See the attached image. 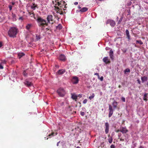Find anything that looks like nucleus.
Segmentation results:
<instances>
[{
  "mask_svg": "<svg viewBox=\"0 0 148 148\" xmlns=\"http://www.w3.org/2000/svg\"><path fill=\"white\" fill-rule=\"evenodd\" d=\"M18 32V29L15 27H11L8 32V36L11 38L16 37V35Z\"/></svg>",
  "mask_w": 148,
  "mask_h": 148,
  "instance_id": "f257e3e1",
  "label": "nucleus"
},
{
  "mask_svg": "<svg viewBox=\"0 0 148 148\" xmlns=\"http://www.w3.org/2000/svg\"><path fill=\"white\" fill-rule=\"evenodd\" d=\"M36 20L38 26L40 27H44L45 25L48 26L47 21L40 16H38Z\"/></svg>",
  "mask_w": 148,
  "mask_h": 148,
  "instance_id": "f03ea898",
  "label": "nucleus"
},
{
  "mask_svg": "<svg viewBox=\"0 0 148 148\" xmlns=\"http://www.w3.org/2000/svg\"><path fill=\"white\" fill-rule=\"evenodd\" d=\"M53 17L52 15H48L47 17V25H48V23L52 24L54 23V21L53 18Z\"/></svg>",
  "mask_w": 148,
  "mask_h": 148,
  "instance_id": "7ed1b4c3",
  "label": "nucleus"
},
{
  "mask_svg": "<svg viewBox=\"0 0 148 148\" xmlns=\"http://www.w3.org/2000/svg\"><path fill=\"white\" fill-rule=\"evenodd\" d=\"M58 95L61 97H63L66 93L64 90L62 88H60L57 91Z\"/></svg>",
  "mask_w": 148,
  "mask_h": 148,
  "instance_id": "20e7f679",
  "label": "nucleus"
},
{
  "mask_svg": "<svg viewBox=\"0 0 148 148\" xmlns=\"http://www.w3.org/2000/svg\"><path fill=\"white\" fill-rule=\"evenodd\" d=\"M106 24H110L112 27H114L115 25V23L114 21L112 20L108 19L106 22Z\"/></svg>",
  "mask_w": 148,
  "mask_h": 148,
  "instance_id": "39448f33",
  "label": "nucleus"
},
{
  "mask_svg": "<svg viewBox=\"0 0 148 148\" xmlns=\"http://www.w3.org/2000/svg\"><path fill=\"white\" fill-rule=\"evenodd\" d=\"M104 128L105 132L106 134H107L109 132V125L108 123L106 122L105 123Z\"/></svg>",
  "mask_w": 148,
  "mask_h": 148,
  "instance_id": "423d86ee",
  "label": "nucleus"
},
{
  "mask_svg": "<svg viewBox=\"0 0 148 148\" xmlns=\"http://www.w3.org/2000/svg\"><path fill=\"white\" fill-rule=\"evenodd\" d=\"M79 81V79L76 76H74L73 77L72 79V82L74 84H77Z\"/></svg>",
  "mask_w": 148,
  "mask_h": 148,
  "instance_id": "0eeeda50",
  "label": "nucleus"
},
{
  "mask_svg": "<svg viewBox=\"0 0 148 148\" xmlns=\"http://www.w3.org/2000/svg\"><path fill=\"white\" fill-rule=\"evenodd\" d=\"M109 114L108 116L109 117H110L112 115L113 113V110L112 109V106L110 105L109 106Z\"/></svg>",
  "mask_w": 148,
  "mask_h": 148,
  "instance_id": "6e6552de",
  "label": "nucleus"
},
{
  "mask_svg": "<svg viewBox=\"0 0 148 148\" xmlns=\"http://www.w3.org/2000/svg\"><path fill=\"white\" fill-rule=\"evenodd\" d=\"M24 83L25 85L28 87L31 86L32 85V84L30 82L28 81L27 80L25 81Z\"/></svg>",
  "mask_w": 148,
  "mask_h": 148,
  "instance_id": "1a4fd4ad",
  "label": "nucleus"
},
{
  "mask_svg": "<svg viewBox=\"0 0 148 148\" xmlns=\"http://www.w3.org/2000/svg\"><path fill=\"white\" fill-rule=\"evenodd\" d=\"M120 132L123 133H126L128 132V130L125 127H122L120 130Z\"/></svg>",
  "mask_w": 148,
  "mask_h": 148,
  "instance_id": "9d476101",
  "label": "nucleus"
},
{
  "mask_svg": "<svg viewBox=\"0 0 148 148\" xmlns=\"http://www.w3.org/2000/svg\"><path fill=\"white\" fill-rule=\"evenodd\" d=\"M65 71V70L64 69H62L60 70L58 72L59 75H62L64 74Z\"/></svg>",
  "mask_w": 148,
  "mask_h": 148,
  "instance_id": "9b49d317",
  "label": "nucleus"
},
{
  "mask_svg": "<svg viewBox=\"0 0 148 148\" xmlns=\"http://www.w3.org/2000/svg\"><path fill=\"white\" fill-rule=\"evenodd\" d=\"M59 58L61 60L64 61L65 60V57L64 55L61 54Z\"/></svg>",
  "mask_w": 148,
  "mask_h": 148,
  "instance_id": "f8f14e48",
  "label": "nucleus"
},
{
  "mask_svg": "<svg viewBox=\"0 0 148 148\" xmlns=\"http://www.w3.org/2000/svg\"><path fill=\"white\" fill-rule=\"evenodd\" d=\"M141 79L142 81V82L143 83L147 81V77L144 76L141 77Z\"/></svg>",
  "mask_w": 148,
  "mask_h": 148,
  "instance_id": "ddd939ff",
  "label": "nucleus"
},
{
  "mask_svg": "<svg viewBox=\"0 0 148 148\" xmlns=\"http://www.w3.org/2000/svg\"><path fill=\"white\" fill-rule=\"evenodd\" d=\"M88 10V9L87 8L84 7L81 9L79 11L81 12H84L87 11Z\"/></svg>",
  "mask_w": 148,
  "mask_h": 148,
  "instance_id": "4468645a",
  "label": "nucleus"
},
{
  "mask_svg": "<svg viewBox=\"0 0 148 148\" xmlns=\"http://www.w3.org/2000/svg\"><path fill=\"white\" fill-rule=\"evenodd\" d=\"M103 61L106 63L107 64L109 63V61L107 57H105L103 59Z\"/></svg>",
  "mask_w": 148,
  "mask_h": 148,
  "instance_id": "2eb2a0df",
  "label": "nucleus"
},
{
  "mask_svg": "<svg viewBox=\"0 0 148 148\" xmlns=\"http://www.w3.org/2000/svg\"><path fill=\"white\" fill-rule=\"evenodd\" d=\"M71 95H72L71 98L73 99L76 100L77 99L78 96L76 95L75 94H71Z\"/></svg>",
  "mask_w": 148,
  "mask_h": 148,
  "instance_id": "dca6fc26",
  "label": "nucleus"
},
{
  "mask_svg": "<svg viewBox=\"0 0 148 148\" xmlns=\"http://www.w3.org/2000/svg\"><path fill=\"white\" fill-rule=\"evenodd\" d=\"M108 140L110 143V144L112 143V137H110L109 136L108 137Z\"/></svg>",
  "mask_w": 148,
  "mask_h": 148,
  "instance_id": "f3484780",
  "label": "nucleus"
},
{
  "mask_svg": "<svg viewBox=\"0 0 148 148\" xmlns=\"http://www.w3.org/2000/svg\"><path fill=\"white\" fill-rule=\"evenodd\" d=\"M29 14L31 17H33L36 20L37 19L34 16V14L33 12H29Z\"/></svg>",
  "mask_w": 148,
  "mask_h": 148,
  "instance_id": "a211bd4d",
  "label": "nucleus"
},
{
  "mask_svg": "<svg viewBox=\"0 0 148 148\" xmlns=\"http://www.w3.org/2000/svg\"><path fill=\"white\" fill-rule=\"evenodd\" d=\"M24 55V54L22 53H20L18 54V56L19 58H20L22 57Z\"/></svg>",
  "mask_w": 148,
  "mask_h": 148,
  "instance_id": "6ab92c4d",
  "label": "nucleus"
},
{
  "mask_svg": "<svg viewBox=\"0 0 148 148\" xmlns=\"http://www.w3.org/2000/svg\"><path fill=\"white\" fill-rule=\"evenodd\" d=\"M62 26L61 24H59L56 27V28L57 29L60 30L62 29Z\"/></svg>",
  "mask_w": 148,
  "mask_h": 148,
  "instance_id": "aec40b11",
  "label": "nucleus"
},
{
  "mask_svg": "<svg viewBox=\"0 0 148 148\" xmlns=\"http://www.w3.org/2000/svg\"><path fill=\"white\" fill-rule=\"evenodd\" d=\"M117 103L116 102L114 101L112 103V105L114 108H115L117 107Z\"/></svg>",
  "mask_w": 148,
  "mask_h": 148,
  "instance_id": "412c9836",
  "label": "nucleus"
},
{
  "mask_svg": "<svg viewBox=\"0 0 148 148\" xmlns=\"http://www.w3.org/2000/svg\"><path fill=\"white\" fill-rule=\"evenodd\" d=\"M12 17L13 18V20H14V21H16V15L13 13H12Z\"/></svg>",
  "mask_w": 148,
  "mask_h": 148,
  "instance_id": "4be33fe9",
  "label": "nucleus"
},
{
  "mask_svg": "<svg viewBox=\"0 0 148 148\" xmlns=\"http://www.w3.org/2000/svg\"><path fill=\"white\" fill-rule=\"evenodd\" d=\"M31 24H28L26 26V29H27V30H29L31 26Z\"/></svg>",
  "mask_w": 148,
  "mask_h": 148,
  "instance_id": "5701e85b",
  "label": "nucleus"
},
{
  "mask_svg": "<svg viewBox=\"0 0 148 148\" xmlns=\"http://www.w3.org/2000/svg\"><path fill=\"white\" fill-rule=\"evenodd\" d=\"M147 94L145 93L144 94V97H143V99L145 101H146L147 100Z\"/></svg>",
  "mask_w": 148,
  "mask_h": 148,
  "instance_id": "b1692460",
  "label": "nucleus"
},
{
  "mask_svg": "<svg viewBox=\"0 0 148 148\" xmlns=\"http://www.w3.org/2000/svg\"><path fill=\"white\" fill-rule=\"evenodd\" d=\"M130 72V70L129 69H126L124 71V73L126 74L127 73Z\"/></svg>",
  "mask_w": 148,
  "mask_h": 148,
  "instance_id": "393cba45",
  "label": "nucleus"
},
{
  "mask_svg": "<svg viewBox=\"0 0 148 148\" xmlns=\"http://www.w3.org/2000/svg\"><path fill=\"white\" fill-rule=\"evenodd\" d=\"M136 42L137 43H139L140 45H142L143 44V42H142V41L141 40H136Z\"/></svg>",
  "mask_w": 148,
  "mask_h": 148,
  "instance_id": "a878e982",
  "label": "nucleus"
},
{
  "mask_svg": "<svg viewBox=\"0 0 148 148\" xmlns=\"http://www.w3.org/2000/svg\"><path fill=\"white\" fill-rule=\"evenodd\" d=\"M95 96V95L94 93H92V96L89 97V98L90 99H93Z\"/></svg>",
  "mask_w": 148,
  "mask_h": 148,
  "instance_id": "bb28decb",
  "label": "nucleus"
},
{
  "mask_svg": "<svg viewBox=\"0 0 148 148\" xmlns=\"http://www.w3.org/2000/svg\"><path fill=\"white\" fill-rule=\"evenodd\" d=\"M36 5H35L34 4H33V5L32 6H31V8L34 10L36 8Z\"/></svg>",
  "mask_w": 148,
  "mask_h": 148,
  "instance_id": "cd10ccee",
  "label": "nucleus"
},
{
  "mask_svg": "<svg viewBox=\"0 0 148 148\" xmlns=\"http://www.w3.org/2000/svg\"><path fill=\"white\" fill-rule=\"evenodd\" d=\"M23 75L25 76H27V73H26V71H24L23 72Z\"/></svg>",
  "mask_w": 148,
  "mask_h": 148,
  "instance_id": "c85d7f7f",
  "label": "nucleus"
},
{
  "mask_svg": "<svg viewBox=\"0 0 148 148\" xmlns=\"http://www.w3.org/2000/svg\"><path fill=\"white\" fill-rule=\"evenodd\" d=\"M6 61L5 60H2L1 62V64H5Z\"/></svg>",
  "mask_w": 148,
  "mask_h": 148,
  "instance_id": "c756f323",
  "label": "nucleus"
},
{
  "mask_svg": "<svg viewBox=\"0 0 148 148\" xmlns=\"http://www.w3.org/2000/svg\"><path fill=\"white\" fill-rule=\"evenodd\" d=\"M126 33L127 36L130 35L129 32L128 30L126 29Z\"/></svg>",
  "mask_w": 148,
  "mask_h": 148,
  "instance_id": "7c9ffc66",
  "label": "nucleus"
},
{
  "mask_svg": "<svg viewBox=\"0 0 148 148\" xmlns=\"http://www.w3.org/2000/svg\"><path fill=\"white\" fill-rule=\"evenodd\" d=\"M36 40H38L40 39V37L39 36H36Z\"/></svg>",
  "mask_w": 148,
  "mask_h": 148,
  "instance_id": "2f4dec72",
  "label": "nucleus"
},
{
  "mask_svg": "<svg viewBox=\"0 0 148 148\" xmlns=\"http://www.w3.org/2000/svg\"><path fill=\"white\" fill-rule=\"evenodd\" d=\"M113 54V51L112 50H110L109 51V55H111L112 54Z\"/></svg>",
  "mask_w": 148,
  "mask_h": 148,
  "instance_id": "473e14b6",
  "label": "nucleus"
},
{
  "mask_svg": "<svg viewBox=\"0 0 148 148\" xmlns=\"http://www.w3.org/2000/svg\"><path fill=\"white\" fill-rule=\"evenodd\" d=\"M103 76H101L100 77H99V78H98L101 81H102L103 80Z\"/></svg>",
  "mask_w": 148,
  "mask_h": 148,
  "instance_id": "72a5a7b5",
  "label": "nucleus"
},
{
  "mask_svg": "<svg viewBox=\"0 0 148 148\" xmlns=\"http://www.w3.org/2000/svg\"><path fill=\"white\" fill-rule=\"evenodd\" d=\"M87 99H85L83 101V103L84 104H85L87 103Z\"/></svg>",
  "mask_w": 148,
  "mask_h": 148,
  "instance_id": "f704fd0d",
  "label": "nucleus"
},
{
  "mask_svg": "<svg viewBox=\"0 0 148 148\" xmlns=\"http://www.w3.org/2000/svg\"><path fill=\"white\" fill-rule=\"evenodd\" d=\"M121 100L123 102H125V98L123 97H122L121 98Z\"/></svg>",
  "mask_w": 148,
  "mask_h": 148,
  "instance_id": "c9c22d12",
  "label": "nucleus"
},
{
  "mask_svg": "<svg viewBox=\"0 0 148 148\" xmlns=\"http://www.w3.org/2000/svg\"><path fill=\"white\" fill-rule=\"evenodd\" d=\"M9 8L10 9V10L11 11L12 9V6L11 5H9Z\"/></svg>",
  "mask_w": 148,
  "mask_h": 148,
  "instance_id": "e433bc0d",
  "label": "nucleus"
},
{
  "mask_svg": "<svg viewBox=\"0 0 148 148\" xmlns=\"http://www.w3.org/2000/svg\"><path fill=\"white\" fill-rule=\"evenodd\" d=\"M54 136V133H52L51 134H49V136L51 137V136Z\"/></svg>",
  "mask_w": 148,
  "mask_h": 148,
  "instance_id": "4c0bfd02",
  "label": "nucleus"
},
{
  "mask_svg": "<svg viewBox=\"0 0 148 148\" xmlns=\"http://www.w3.org/2000/svg\"><path fill=\"white\" fill-rule=\"evenodd\" d=\"M85 114V113H84V112H80V114L82 115V116H84V115Z\"/></svg>",
  "mask_w": 148,
  "mask_h": 148,
  "instance_id": "58836bf2",
  "label": "nucleus"
},
{
  "mask_svg": "<svg viewBox=\"0 0 148 148\" xmlns=\"http://www.w3.org/2000/svg\"><path fill=\"white\" fill-rule=\"evenodd\" d=\"M3 69V66L2 65V64H0V69Z\"/></svg>",
  "mask_w": 148,
  "mask_h": 148,
  "instance_id": "ea45409f",
  "label": "nucleus"
},
{
  "mask_svg": "<svg viewBox=\"0 0 148 148\" xmlns=\"http://www.w3.org/2000/svg\"><path fill=\"white\" fill-rule=\"evenodd\" d=\"M115 147L112 144L110 146V148H115Z\"/></svg>",
  "mask_w": 148,
  "mask_h": 148,
  "instance_id": "a19ab883",
  "label": "nucleus"
},
{
  "mask_svg": "<svg viewBox=\"0 0 148 148\" xmlns=\"http://www.w3.org/2000/svg\"><path fill=\"white\" fill-rule=\"evenodd\" d=\"M110 58L113 60V54H112L111 55H110Z\"/></svg>",
  "mask_w": 148,
  "mask_h": 148,
  "instance_id": "79ce46f5",
  "label": "nucleus"
},
{
  "mask_svg": "<svg viewBox=\"0 0 148 148\" xmlns=\"http://www.w3.org/2000/svg\"><path fill=\"white\" fill-rule=\"evenodd\" d=\"M127 38H128V39L129 40H130V35H127Z\"/></svg>",
  "mask_w": 148,
  "mask_h": 148,
  "instance_id": "37998d69",
  "label": "nucleus"
},
{
  "mask_svg": "<svg viewBox=\"0 0 148 148\" xmlns=\"http://www.w3.org/2000/svg\"><path fill=\"white\" fill-rule=\"evenodd\" d=\"M137 81L139 84H140V83H141L139 79H138Z\"/></svg>",
  "mask_w": 148,
  "mask_h": 148,
  "instance_id": "c03bdc74",
  "label": "nucleus"
},
{
  "mask_svg": "<svg viewBox=\"0 0 148 148\" xmlns=\"http://www.w3.org/2000/svg\"><path fill=\"white\" fill-rule=\"evenodd\" d=\"M95 75H97L98 76V78H99V74L97 73H96L95 74Z\"/></svg>",
  "mask_w": 148,
  "mask_h": 148,
  "instance_id": "a18cd8bd",
  "label": "nucleus"
},
{
  "mask_svg": "<svg viewBox=\"0 0 148 148\" xmlns=\"http://www.w3.org/2000/svg\"><path fill=\"white\" fill-rule=\"evenodd\" d=\"M78 96L80 98L81 97H82V94H79L78 95Z\"/></svg>",
  "mask_w": 148,
  "mask_h": 148,
  "instance_id": "49530a36",
  "label": "nucleus"
},
{
  "mask_svg": "<svg viewBox=\"0 0 148 148\" xmlns=\"http://www.w3.org/2000/svg\"><path fill=\"white\" fill-rule=\"evenodd\" d=\"M19 19L22 20H23V17H20L19 18Z\"/></svg>",
  "mask_w": 148,
  "mask_h": 148,
  "instance_id": "de8ad7c7",
  "label": "nucleus"
},
{
  "mask_svg": "<svg viewBox=\"0 0 148 148\" xmlns=\"http://www.w3.org/2000/svg\"><path fill=\"white\" fill-rule=\"evenodd\" d=\"M2 46V43L1 42H0V47H1Z\"/></svg>",
  "mask_w": 148,
  "mask_h": 148,
  "instance_id": "09e8293b",
  "label": "nucleus"
},
{
  "mask_svg": "<svg viewBox=\"0 0 148 148\" xmlns=\"http://www.w3.org/2000/svg\"><path fill=\"white\" fill-rule=\"evenodd\" d=\"M109 49H110V48L108 47H106V49L107 50H108Z\"/></svg>",
  "mask_w": 148,
  "mask_h": 148,
  "instance_id": "8fccbe9b",
  "label": "nucleus"
},
{
  "mask_svg": "<svg viewBox=\"0 0 148 148\" xmlns=\"http://www.w3.org/2000/svg\"><path fill=\"white\" fill-rule=\"evenodd\" d=\"M78 3L77 2H75L74 3V4L75 5H77L78 4Z\"/></svg>",
  "mask_w": 148,
  "mask_h": 148,
  "instance_id": "3c124183",
  "label": "nucleus"
},
{
  "mask_svg": "<svg viewBox=\"0 0 148 148\" xmlns=\"http://www.w3.org/2000/svg\"><path fill=\"white\" fill-rule=\"evenodd\" d=\"M139 148H145L144 147L142 146H140L139 147Z\"/></svg>",
  "mask_w": 148,
  "mask_h": 148,
  "instance_id": "603ef678",
  "label": "nucleus"
},
{
  "mask_svg": "<svg viewBox=\"0 0 148 148\" xmlns=\"http://www.w3.org/2000/svg\"><path fill=\"white\" fill-rule=\"evenodd\" d=\"M12 5H14L15 4V2H12Z\"/></svg>",
  "mask_w": 148,
  "mask_h": 148,
  "instance_id": "864d4df0",
  "label": "nucleus"
},
{
  "mask_svg": "<svg viewBox=\"0 0 148 148\" xmlns=\"http://www.w3.org/2000/svg\"><path fill=\"white\" fill-rule=\"evenodd\" d=\"M60 142H58L57 143V146H58L59 144L60 143Z\"/></svg>",
  "mask_w": 148,
  "mask_h": 148,
  "instance_id": "5fc2aeb1",
  "label": "nucleus"
},
{
  "mask_svg": "<svg viewBox=\"0 0 148 148\" xmlns=\"http://www.w3.org/2000/svg\"><path fill=\"white\" fill-rule=\"evenodd\" d=\"M58 6H60V3L59 2H58Z\"/></svg>",
  "mask_w": 148,
  "mask_h": 148,
  "instance_id": "6e6d98bb",
  "label": "nucleus"
},
{
  "mask_svg": "<svg viewBox=\"0 0 148 148\" xmlns=\"http://www.w3.org/2000/svg\"><path fill=\"white\" fill-rule=\"evenodd\" d=\"M120 132V130H117V131H116V132Z\"/></svg>",
  "mask_w": 148,
  "mask_h": 148,
  "instance_id": "4d7b16f0",
  "label": "nucleus"
},
{
  "mask_svg": "<svg viewBox=\"0 0 148 148\" xmlns=\"http://www.w3.org/2000/svg\"><path fill=\"white\" fill-rule=\"evenodd\" d=\"M57 13H59L60 14H62L61 13H60V12L58 11H57Z\"/></svg>",
  "mask_w": 148,
  "mask_h": 148,
  "instance_id": "13d9d810",
  "label": "nucleus"
},
{
  "mask_svg": "<svg viewBox=\"0 0 148 148\" xmlns=\"http://www.w3.org/2000/svg\"><path fill=\"white\" fill-rule=\"evenodd\" d=\"M78 8H79V9H81V7L79 6H78Z\"/></svg>",
  "mask_w": 148,
  "mask_h": 148,
  "instance_id": "bf43d9fd",
  "label": "nucleus"
},
{
  "mask_svg": "<svg viewBox=\"0 0 148 148\" xmlns=\"http://www.w3.org/2000/svg\"><path fill=\"white\" fill-rule=\"evenodd\" d=\"M50 29V28H49V27H48V28H46V29H47V30H49Z\"/></svg>",
  "mask_w": 148,
  "mask_h": 148,
  "instance_id": "052dcab7",
  "label": "nucleus"
},
{
  "mask_svg": "<svg viewBox=\"0 0 148 148\" xmlns=\"http://www.w3.org/2000/svg\"><path fill=\"white\" fill-rule=\"evenodd\" d=\"M98 0L100 1H103V0Z\"/></svg>",
  "mask_w": 148,
  "mask_h": 148,
  "instance_id": "680f3d73",
  "label": "nucleus"
},
{
  "mask_svg": "<svg viewBox=\"0 0 148 148\" xmlns=\"http://www.w3.org/2000/svg\"><path fill=\"white\" fill-rule=\"evenodd\" d=\"M77 148H80L79 147H77Z\"/></svg>",
  "mask_w": 148,
  "mask_h": 148,
  "instance_id": "e2e57ef3",
  "label": "nucleus"
},
{
  "mask_svg": "<svg viewBox=\"0 0 148 148\" xmlns=\"http://www.w3.org/2000/svg\"><path fill=\"white\" fill-rule=\"evenodd\" d=\"M134 46H135V47H137L136 45H134Z\"/></svg>",
  "mask_w": 148,
  "mask_h": 148,
  "instance_id": "0e129e2a",
  "label": "nucleus"
},
{
  "mask_svg": "<svg viewBox=\"0 0 148 148\" xmlns=\"http://www.w3.org/2000/svg\"><path fill=\"white\" fill-rule=\"evenodd\" d=\"M58 9L59 8L58 7H57V9Z\"/></svg>",
  "mask_w": 148,
  "mask_h": 148,
  "instance_id": "69168bd1",
  "label": "nucleus"
},
{
  "mask_svg": "<svg viewBox=\"0 0 148 148\" xmlns=\"http://www.w3.org/2000/svg\"><path fill=\"white\" fill-rule=\"evenodd\" d=\"M57 134V133H56V135Z\"/></svg>",
  "mask_w": 148,
  "mask_h": 148,
  "instance_id": "338daca9",
  "label": "nucleus"
},
{
  "mask_svg": "<svg viewBox=\"0 0 148 148\" xmlns=\"http://www.w3.org/2000/svg\"><path fill=\"white\" fill-rule=\"evenodd\" d=\"M59 18H58V20H59Z\"/></svg>",
  "mask_w": 148,
  "mask_h": 148,
  "instance_id": "774afa93",
  "label": "nucleus"
}]
</instances>
